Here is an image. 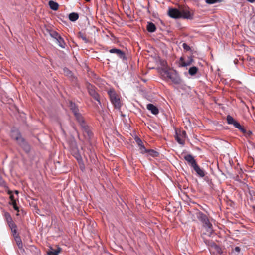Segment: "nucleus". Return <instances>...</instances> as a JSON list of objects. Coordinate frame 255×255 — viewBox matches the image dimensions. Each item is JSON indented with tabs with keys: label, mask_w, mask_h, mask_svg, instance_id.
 <instances>
[{
	"label": "nucleus",
	"mask_w": 255,
	"mask_h": 255,
	"mask_svg": "<svg viewBox=\"0 0 255 255\" xmlns=\"http://www.w3.org/2000/svg\"><path fill=\"white\" fill-rule=\"evenodd\" d=\"M4 217L5 220L6 221L8 227L11 230V233L13 236L14 238L15 241L16 243L17 246L18 248L23 251H24V249L23 248V244L22 242V240L19 236L18 234H17V226L13 221L10 214L7 212H5L3 215Z\"/></svg>",
	"instance_id": "nucleus-1"
},
{
	"label": "nucleus",
	"mask_w": 255,
	"mask_h": 255,
	"mask_svg": "<svg viewBox=\"0 0 255 255\" xmlns=\"http://www.w3.org/2000/svg\"><path fill=\"white\" fill-rule=\"evenodd\" d=\"M162 73L163 76H165L170 79L172 83L175 85H181L183 83L182 79L175 70L163 69Z\"/></svg>",
	"instance_id": "nucleus-2"
},
{
	"label": "nucleus",
	"mask_w": 255,
	"mask_h": 255,
	"mask_svg": "<svg viewBox=\"0 0 255 255\" xmlns=\"http://www.w3.org/2000/svg\"><path fill=\"white\" fill-rule=\"evenodd\" d=\"M108 94L110 97L111 103L113 104L114 107L116 109H120L121 103L119 96L117 94L114 88H110L107 91Z\"/></svg>",
	"instance_id": "nucleus-3"
},
{
	"label": "nucleus",
	"mask_w": 255,
	"mask_h": 255,
	"mask_svg": "<svg viewBox=\"0 0 255 255\" xmlns=\"http://www.w3.org/2000/svg\"><path fill=\"white\" fill-rule=\"evenodd\" d=\"M12 138L16 140L18 143L24 148L26 152H29L30 148L28 144L25 142L24 139L22 137L20 133L18 130H13L11 133Z\"/></svg>",
	"instance_id": "nucleus-4"
},
{
	"label": "nucleus",
	"mask_w": 255,
	"mask_h": 255,
	"mask_svg": "<svg viewBox=\"0 0 255 255\" xmlns=\"http://www.w3.org/2000/svg\"><path fill=\"white\" fill-rule=\"evenodd\" d=\"M197 217L202 222L203 226L206 229L208 233L211 235L213 232L212 225L209 222L207 217L203 213L199 212L197 214Z\"/></svg>",
	"instance_id": "nucleus-5"
},
{
	"label": "nucleus",
	"mask_w": 255,
	"mask_h": 255,
	"mask_svg": "<svg viewBox=\"0 0 255 255\" xmlns=\"http://www.w3.org/2000/svg\"><path fill=\"white\" fill-rule=\"evenodd\" d=\"M86 88L89 94L96 101L100 104V95L97 91V88L89 83L86 84Z\"/></svg>",
	"instance_id": "nucleus-6"
},
{
	"label": "nucleus",
	"mask_w": 255,
	"mask_h": 255,
	"mask_svg": "<svg viewBox=\"0 0 255 255\" xmlns=\"http://www.w3.org/2000/svg\"><path fill=\"white\" fill-rule=\"evenodd\" d=\"M74 115L75 117V118L76 119V120H77L81 127L83 128V130L85 132H86L88 134V135L90 136L91 134V132H90L89 129V127H88L87 125H86L81 114L78 112L76 113V114H74Z\"/></svg>",
	"instance_id": "nucleus-7"
},
{
	"label": "nucleus",
	"mask_w": 255,
	"mask_h": 255,
	"mask_svg": "<svg viewBox=\"0 0 255 255\" xmlns=\"http://www.w3.org/2000/svg\"><path fill=\"white\" fill-rule=\"evenodd\" d=\"M227 121L228 124L233 125L241 132H245V128L243 126H242L239 123L236 121L231 116L228 115L227 116Z\"/></svg>",
	"instance_id": "nucleus-8"
},
{
	"label": "nucleus",
	"mask_w": 255,
	"mask_h": 255,
	"mask_svg": "<svg viewBox=\"0 0 255 255\" xmlns=\"http://www.w3.org/2000/svg\"><path fill=\"white\" fill-rule=\"evenodd\" d=\"M181 18L187 19H192L193 18L194 12L190 10L189 7H185L180 10Z\"/></svg>",
	"instance_id": "nucleus-9"
},
{
	"label": "nucleus",
	"mask_w": 255,
	"mask_h": 255,
	"mask_svg": "<svg viewBox=\"0 0 255 255\" xmlns=\"http://www.w3.org/2000/svg\"><path fill=\"white\" fill-rule=\"evenodd\" d=\"M169 16L173 18L178 19L181 18L180 10L176 8H170L168 10Z\"/></svg>",
	"instance_id": "nucleus-10"
},
{
	"label": "nucleus",
	"mask_w": 255,
	"mask_h": 255,
	"mask_svg": "<svg viewBox=\"0 0 255 255\" xmlns=\"http://www.w3.org/2000/svg\"><path fill=\"white\" fill-rule=\"evenodd\" d=\"M109 51L110 53L116 54L118 56V57L120 59H122L123 60L126 59L125 52L120 49L117 48H113L110 49Z\"/></svg>",
	"instance_id": "nucleus-11"
},
{
	"label": "nucleus",
	"mask_w": 255,
	"mask_h": 255,
	"mask_svg": "<svg viewBox=\"0 0 255 255\" xmlns=\"http://www.w3.org/2000/svg\"><path fill=\"white\" fill-rule=\"evenodd\" d=\"M184 159L188 162V164L192 168L194 167L197 164L196 161L194 157L190 154H188L184 156Z\"/></svg>",
	"instance_id": "nucleus-12"
},
{
	"label": "nucleus",
	"mask_w": 255,
	"mask_h": 255,
	"mask_svg": "<svg viewBox=\"0 0 255 255\" xmlns=\"http://www.w3.org/2000/svg\"><path fill=\"white\" fill-rule=\"evenodd\" d=\"M135 140L140 147V153L142 154L145 153V152L147 151V149L144 147L143 143L141 139L138 137H136L135 138Z\"/></svg>",
	"instance_id": "nucleus-13"
},
{
	"label": "nucleus",
	"mask_w": 255,
	"mask_h": 255,
	"mask_svg": "<svg viewBox=\"0 0 255 255\" xmlns=\"http://www.w3.org/2000/svg\"><path fill=\"white\" fill-rule=\"evenodd\" d=\"M146 108L149 111H150L154 115H157L159 113V110L157 107L152 104H147Z\"/></svg>",
	"instance_id": "nucleus-14"
},
{
	"label": "nucleus",
	"mask_w": 255,
	"mask_h": 255,
	"mask_svg": "<svg viewBox=\"0 0 255 255\" xmlns=\"http://www.w3.org/2000/svg\"><path fill=\"white\" fill-rule=\"evenodd\" d=\"M13 192H8V193L10 195V198L11 199V204L13 206V208L17 211V212H19V208L18 207V206H17L16 205V200L14 199V195H12L11 193H12ZM17 195H18V194L19 193V192H14Z\"/></svg>",
	"instance_id": "nucleus-15"
},
{
	"label": "nucleus",
	"mask_w": 255,
	"mask_h": 255,
	"mask_svg": "<svg viewBox=\"0 0 255 255\" xmlns=\"http://www.w3.org/2000/svg\"><path fill=\"white\" fill-rule=\"evenodd\" d=\"M193 168L199 177H203L205 176L204 171L201 169L198 164H196L195 166H194Z\"/></svg>",
	"instance_id": "nucleus-16"
},
{
	"label": "nucleus",
	"mask_w": 255,
	"mask_h": 255,
	"mask_svg": "<svg viewBox=\"0 0 255 255\" xmlns=\"http://www.w3.org/2000/svg\"><path fill=\"white\" fill-rule=\"evenodd\" d=\"M146 28L147 31L149 32H154L156 29L155 25L152 22H148Z\"/></svg>",
	"instance_id": "nucleus-17"
},
{
	"label": "nucleus",
	"mask_w": 255,
	"mask_h": 255,
	"mask_svg": "<svg viewBox=\"0 0 255 255\" xmlns=\"http://www.w3.org/2000/svg\"><path fill=\"white\" fill-rule=\"evenodd\" d=\"M61 252V248H58L57 250H54L52 248L50 250L47 252L48 255H58V254Z\"/></svg>",
	"instance_id": "nucleus-18"
},
{
	"label": "nucleus",
	"mask_w": 255,
	"mask_h": 255,
	"mask_svg": "<svg viewBox=\"0 0 255 255\" xmlns=\"http://www.w3.org/2000/svg\"><path fill=\"white\" fill-rule=\"evenodd\" d=\"M49 5L50 8L53 10H57L59 7V4L53 0L49 1Z\"/></svg>",
	"instance_id": "nucleus-19"
},
{
	"label": "nucleus",
	"mask_w": 255,
	"mask_h": 255,
	"mask_svg": "<svg viewBox=\"0 0 255 255\" xmlns=\"http://www.w3.org/2000/svg\"><path fill=\"white\" fill-rule=\"evenodd\" d=\"M69 107L74 114L79 112L78 108L75 103L70 102Z\"/></svg>",
	"instance_id": "nucleus-20"
},
{
	"label": "nucleus",
	"mask_w": 255,
	"mask_h": 255,
	"mask_svg": "<svg viewBox=\"0 0 255 255\" xmlns=\"http://www.w3.org/2000/svg\"><path fill=\"white\" fill-rule=\"evenodd\" d=\"M79 18V15L77 13L73 12L69 15V18L71 21H75Z\"/></svg>",
	"instance_id": "nucleus-21"
},
{
	"label": "nucleus",
	"mask_w": 255,
	"mask_h": 255,
	"mask_svg": "<svg viewBox=\"0 0 255 255\" xmlns=\"http://www.w3.org/2000/svg\"><path fill=\"white\" fill-rule=\"evenodd\" d=\"M145 153H148L149 155L153 157H158L159 155V153L153 149H147V151Z\"/></svg>",
	"instance_id": "nucleus-22"
},
{
	"label": "nucleus",
	"mask_w": 255,
	"mask_h": 255,
	"mask_svg": "<svg viewBox=\"0 0 255 255\" xmlns=\"http://www.w3.org/2000/svg\"><path fill=\"white\" fill-rule=\"evenodd\" d=\"M56 40L58 42L59 46L62 48H65L66 44L63 38L61 36H60Z\"/></svg>",
	"instance_id": "nucleus-23"
},
{
	"label": "nucleus",
	"mask_w": 255,
	"mask_h": 255,
	"mask_svg": "<svg viewBox=\"0 0 255 255\" xmlns=\"http://www.w3.org/2000/svg\"><path fill=\"white\" fill-rule=\"evenodd\" d=\"M198 70V68L195 66L190 67L189 69V74L191 76L195 75Z\"/></svg>",
	"instance_id": "nucleus-24"
},
{
	"label": "nucleus",
	"mask_w": 255,
	"mask_h": 255,
	"mask_svg": "<svg viewBox=\"0 0 255 255\" xmlns=\"http://www.w3.org/2000/svg\"><path fill=\"white\" fill-rule=\"evenodd\" d=\"M78 37L81 38L85 43H88L89 42V39L87 38L86 34L79 32L78 33Z\"/></svg>",
	"instance_id": "nucleus-25"
},
{
	"label": "nucleus",
	"mask_w": 255,
	"mask_h": 255,
	"mask_svg": "<svg viewBox=\"0 0 255 255\" xmlns=\"http://www.w3.org/2000/svg\"><path fill=\"white\" fill-rule=\"evenodd\" d=\"M211 247L214 248L219 254L222 253L221 248L214 242H211Z\"/></svg>",
	"instance_id": "nucleus-26"
},
{
	"label": "nucleus",
	"mask_w": 255,
	"mask_h": 255,
	"mask_svg": "<svg viewBox=\"0 0 255 255\" xmlns=\"http://www.w3.org/2000/svg\"><path fill=\"white\" fill-rule=\"evenodd\" d=\"M72 152L73 154H77L78 152V148L77 147V145L75 142H73L72 143Z\"/></svg>",
	"instance_id": "nucleus-27"
},
{
	"label": "nucleus",
	"mask_w": 255,
	"mask_h": 255,
	"mask_svg": "<svg viewBox=\"0 0 255 255\" xmlns=\"http://www.w3.org/2000/svg\"><path fill=\"white\" fill-rule=\"evenodd\" d=\"M50 36L55 39H57L60 35L55 31H51L50 32Z\"/></svg>",
	"instance_id": "nucleus-28"
},
{
	"label": "nucleus",
	"mask_w": 255,
	"mask_h": 255,
	"mask_svg": "<svg viewBox=\"0 0 255 255\" xmlns=\"http://www.w3.org/2000/svg\"><path fill=\"white\" fill-rule=\"evenodd\" d=\"M179 66L180 67H186L187 66V64L186 62L184 61V58L181 57H180L179 61Z\"/></svg>",
	"instance_id": "nucleus-29"
},
{
	"label": "nucleus",
	"mask_w": 255,
	"mask_h": 255,
	"mask_svg": "<svg viewBox=\"0 0 255 255\" xmlns=\"http://www.w3.org/2000/svg\"><path fill=\"white\" fill-rule=\"evenodd\" d=\"M186 192H178V195L179 196H181V198L184 200V201H187L188 197L186 195Z\"/></svg>",
	"instance_id": "nucleus-30"
},
{
	"label": "nucleus",
	"mask_w": 255,
	"mask_h": 255,
	"mask_svg": "<svg viewBox=\"0 0 255 255\" xmlns=\"http://www.w3.org/2000/svg\"><path fill=\"white\" fill-rule=\"evenodd\" d=\"M222 0H206L205 2L209 4H212L217 2H220Z\"/></svg>",
	"instance_id": "nucleus-31"
},
{
	"label": "nucleus",
	"mask_w": 255,
	"mask_h": 255,
	"mask_svg": "<svg viewBox=\"0 0 255 255\" xmlns=\"http://www.w3.org/2000/svg\"><path fill=\"white\" fill-rule=\"evenodd\" d=\"M64 73L66 75L69 77H71L72 76V73L71 71H70L68 68H65L63 69Z\"/></svg>",
	"instance_id": "nucleus-32"
},
{
	"label": "nucleus",
	"mask_w": 255,
	"mask_h": 255,
	"mask_svg": "<svg viewBox=\"0 0 255 255\" xmlns=\"http://www.w3.org/2000/svg\"><path fill=\"white\" fill-rule=\"evenodd\" d=\"M182 47H183V49H184V50H185L186 51H189L191 50L190 47L185 43H184L182 44Z\"/></svg>",
	"instance_id": "nucleus-33"
},
{
	"label": "nucleus",
	"mask_w": 255,
	"mask_h": 255,
	"mask_svg": "<svg viewBox=\"0 0 255 255\" xmlns=\"http://www.w3.org/2000/svg\"><path fill=\"white\" fill-rule=\"evenodd\" d=\"M176 139L177 141L180 144H184V140L181 138L179 137L178 135L176 137Z\"/></svg>",
	"instance_id": "nucleus-34"
},
{
	"label": "nucleus",
	"mask_w": 255,
	"mask_h": 255,
	"mask_svg": "<svg viewBox=\"0 0 255 255\" xmlns=\"http://www.w3.org/2000/svg\"><path fill=\"white\" fill-rule=\"evenodd\" d=\"M245 136H246V137H250L252 134V132L250 131V130H246V129H245V132H242Z\"/></svg>",
	"instance_id": "nucleus-35"
},
{
	"label": "nucleus",
	"mask_w": 255,
	"mask_h": 255,
	"mask_svg": "<svg viewBox=\"0 0 255 255\" xmlns=\"http://www.w3.org/2000/svg\"><path fill=\"white\" fill-rule=\"evenodd\" d=\"M211 242H214L213 241H210V240H205V244L209 246H211Z\"/></svg>",
	"instance_id": "nucleus-36"
},
{
	"label": "nucleus",
	"mask_w": 255,
	"mask_h": 255,
	"mask_svg": "<svg viewBox=\"0 0 255 255\" xmlns=\"http://www.w3.org/2000/svg\"><path fill=\"white\" fill-rule=\"evenodd\" d=\"M192 62H193V59H190V60L189 61L186 62V63L187 64V66L191 65Z\"/></svg>",
	"instance_id": "nucleus-37"
},
{
	"label": "nucleus",
	"mask_w": 255,
	"mask_h": 255,
	"mask_svg": "<svg viewBox=\"0 0 255 255\" xmlns=\"http://www.w3.org/2000/svg\"><path fill=\"white\" fill-rule=\"evenodd\" d=\"M234 251L236 252H239L240 251V248L239 247H236L234 249Z\"/></svg>",
	"instance_id": "nucleus-38"
},
{
	"label": "nucleus",
	"mask_w": 255,
	"mask_h": 255,
	"mask_svg": "<svg viewBox=\"0 0 255 255\" xmlns=\"http://www.w3.org/2000/svg\"><path fill=\"white\" fill-rule=\"evenodd\" d=\"M248 2L251 3L255 2V0H247Z\"/></svg>",
	"instance_id": "nucleus-39"
},
{
	"label": "nucleus",
	"mask_w": 255,
	"mask_h": 255,
	"mask_svg": "<svg viewBox=\"0 0 255 255\" xmlns=\"http://www.w3.org/2000/svg\"><path fill=\"white\" fill-rule=\"evenodd\" d=\"M6 191L10 192V191H11V190H10L8 189ZM13 191H17V190H14Z\"/></svg>",
	"instance_id": "nucleus-40"
},
{
	"label": "nucleus",
	"mask_w": 255,
	"mask_h": 255,
	"mask_svg": "<svg viewBox=\"0 0 255 255\" xmlns=\"http://www.w3.org/2000/svg\"><path fill=\"white\" fill-rule=\"evenodd\" d=\"M182 133H183V135H185L186 134V132H185V131H183Z\"/></svg>",
	"instance_id": "nucleus-41"
}]
</instances>
